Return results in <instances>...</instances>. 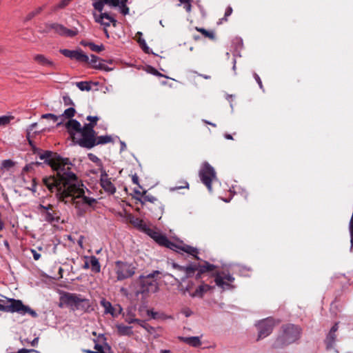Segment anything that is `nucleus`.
<instances>
[{
    "label": "nucleus",
    "mask_w": 353,
    "mask_h": 353,
    "mask_svg": "<svg viewBox=\"0 0 353 353\" xmlns=\"http://www.w3.org/2000/svg\"><path fill=\"white\" fill-rule=\"evenodd\" d=\"M39 158L57 173L56 176L43 179V183L48 190L55 192L59 201L72 205L77 216H83L90 212L97 201L86 194L89 191L78 181L76 174L72 171V164L69 159L48 150L41 153Z\"/></svg>",
    "instance_id": "obj_1"
},
{
    "label": "nucleus",
    "mask_w": 353,
    "mask_h": 353,
    "mask_svg": "<svg viewBox=\"0 0 353 353\" xmlns=\"http://www.w3.org/2000/svg\"><path fill=\"white\" fill-rule=\"evenodd\" d=\"M128 0H93L92 6L94 8L99 12V14L93 12L94 21L103 26V29L107 28L112 24L114 27L117 25V20L107 12H103L105 5L110 8L118 7L120 12L123 15L129 14L130 9L127 6Z\"/></svg>",
    "instance_id": "obj_2"
},
{
    "label": "nucleus",
    "mask_w": 353,
    "mask_h": 353,
    "mask_svg": "<svg viewBox=\"0 0 353 353\" xmlns=\"http://www.w3.org/2000/svg\"><path fill=\"white\" fill-rule=\"evenodd\" d=\"M59 307H68L72 311L88 312L91 307V303L89 299L83 298L81 294L63 292L59 297Z\"/></svg>",
    "instance_id": "obj_3"
},
{
    "label": "nucleus",
    "mask_w": 353,
    "mask_h": 353,
    "mask_svg": "<svg viewBox=\"0 0 353 353\" xmlns=\"http://www.w3.org/2000/svg\"><path fill=\"white\" fill-rule=\"evenodd\" d=\"M0 311L10 313L16 312L21 315L28 314L33 318L38 316L34 310L28 305H24L22 301L11 298H7L6 301L0 300Z\"/></svg>",
    "instance_id": "obj_4"
},
{
    "label": "nucleus",
    "mask_w": 353,
    "mask_h": 353,
    "mask_svg": "<svg viewBox=\"0 0 353 353\" xmlns=\"http://www.w3.org/2000/svg\"><path fill=\"white\" fill-rule=\"evenodd\" d=\"M301 328L294 324H288L282 327V332L274 342L276 348L296 342L301 336Z\"/></svg>",
    "instance_id": "obj_5"
},
{
    "label": "nucleus",
    "mask_w": 353,
    "mask_h": 353,
    "mask_svg": "<svg viewBox=\"0 0 353 353\" xmlns=\"http://www.w3.org/2000/svg\"><path fill=\"white\" fill-rule=\"evenodd\" d=\"M95 135L94 129L83 125L74 141L83 148L90 149L96 145Z\"/></svg>",
    "instance_id": "obj_6"
},
{
    "label": "nucleus",
    "mask_w": 353,
    "mask_h": 353,
    "mask_svg": "<svg viewBox=\"0 0 353 353\" xmlns=\"http://www.w3.org/2000/svg\"><path fill=\"white\" fill-rule=\"evenodd\" d=\"M159 274V271H154L145 276H141L139 277L141 290L137 292V294L154 293L157 292L159 290V284L154 276L156 274Z\"/></svg>",
    "instance_id": "obj_7"
},
{
    "label": "nucleus",
    "mask_w": 353,
    "mask_h": 353,
    "mask_svg": "<svg viewBox=\"0 0 353 353\" xmlns=\"http://www.w3.org/2000/svg\"><path fill=\"white\" fill-rule=\"evenodd\" d=\"M37 212L42 217L44 221L49 223H59L61 219V214L52 205L48 204L44 205L39 204L37 208Z\"/></svg>",
    "instance_id": "obj_8"
},
{
    "label": "nucleus",
    "mask_w": 353,
    "mask_h": 353,
    "mask_svg": "<svg viewBox=\"0 0 353 353\" xmlns=\"http://www.w3.org/2000/svg\"><path fill=\"white\" fill-rule=\"evenodd\" d=\"M136 271L133 263L117 261L115 262L114 272L118 281H123L132 277Z\"/></svg>",
    "instance_id": "obj_9"
},
{
    "label": "nucleus",
    "mask_w": 353,
    "mask_h": 353,
    "mask_svg": "<svg viewBox=\"0 0 353 353\" xmlns=\"http://www.w3.org/2000/svg\"><path fill=\"white\" fill-rule=\"evenodd\" d=\"M199 177L202 183L212 192V183L216 180L214 168L208 163L203 165L199 170Z\"/></svg>",
    "instance_id": "obj_10"
},
{
    "label": "nucleus",
    "mask_w": 353,
    "mask_h": 353,
    "mask_svg": "<svg viewBox=\"0 0 353 353\" xmlns=\"http://www.w3.org/2000/svg\"><path fill=\"white\" fill-rule=\"evenodd\" d=\"M214 277L216 285L222 290H225L233 288L232 283L234 282V278L229 272H216Z\"/></svg>",
    "instance_id": "obj_11"
},
{
    "label": "nucleus",
    "mask_w": 353,
    "mask_h": 353,
    "mask_svg": "<svg viewBox=\"0 0 353 353\" xmlns=\"http://www.w3.org/2000/svg\"><path fill=\"white\" fill-rule=\"evenodd\" d=\"M51 30H54L55 33L58 34L60 36L68 37H73L77 35L79 32L77 28L68 29L63 25L57 23L46 24V32H49Z\"/></svg>",
    "instance_id": "obj_12"
},
{
    "label": "nucleus",
    "mask_w": 353,
    "mask_h": 353,
    "mask_svg": "<svg viewBox=\"0 0 353 353\" xmlns=\"http://www.w3.org/2000/svg\"><path fill=\"white\" fill-rule=\"evenodd\" d=\"M275 324V321L272 318H267L259 321L257 324L259 330L258 339L268 336L272 332Z\"/></svg>",
    "instance_id": "obj_13"
},
{
    "label": "nucleus",
    "mask_w": 353,
    "mask_h": 353,
    "mask_svg": "<svg viewBox=\"0 0 353 353\" xmlns=\"http://www.w3.org/2000/svg\"><path fill=\"white\" fill-rule=\"evenodd\" d=\"M161 245L168 248L172 250H175L176 252L183 251V252L188 253L190 255H192V256H195L196 259H198V257L196 256L197 254L199 253L198 250L195 248L190 246V245H185V244L178 245V244L171 242L168 238H167V241L164 242V243H162Z\"/></svg>",
    "instance_id": "obj_14"
},
{
    "label": "nucleus",
    "mask_w": 353,
    "mask_h": 353,
    "mask_svg": "<svg viewBox=\"0 0 353 353\" xmlns=\"http://www.w3.org/2000/svg\"><path fill=\"white\" fill-rule=\"evenodd\" d=\"M60 52L65 57L79 62L87 63L89 61V57L84 54L81 50H70L68 49H62L60 50Z\"/></svg>",
    "instance_id": "obj_15"
},
{
    "label": "nucleus",
    "mask_w": 353,
    "mask_h": 353,
    "mask_svg": "<svg viewBox=\"0 0 353 353\" xmlns=\"http://www.w3.org/2000/svg\"><path fill=\"white\" fill-rule=\"evenodd\" d=\"M132 322H139V325L145 329L148 334L152 335L153 338L157 339L161 336L162 334V328L161 327H152L143 321H141L138 319H132L130 321H128L129 323H132Z\"/></svg>",
    "instance_id": "obj_16"
},
{
    "label": "nucleus",
    "mask_w": 353,
    "mask_h": 353,
    "mask_svg": "<svg viewBox=\"0 0 353 353\" xmlns=\"http://www.w3.org/2000/svg\"><path fill=\"white\" fill-rule=\"evenodd\" d=\"M65 127L72 137L73 141L77 138V135L82 130L81 123L75 120V119H70L65 123Z\"/></svg>",
    "instance_id": "obj_17"
},
{
    "label": "nucleus",
    "mask_w": 353,
    "mask_h": 353,
    "mask_svg": "<svg viewBox=\"0 0 353 353\" xmlns=\"http://www.w3.org/2000/svg\"><path fill=\"white\" fill-rule=\"evenodd\" d=\"M100 183L103 190L110 194H113L116 192V188L108 178V174L103 172L101 174Z\"/></svg>",
    "instance_id": "obj_18"
},
{
    "label": "nucleus",
    "mask_w": 353,
    "mask_h": 353,
    "mask_svg": "<svg viewBox=\"0 0 353 353\" xmlns=\"http://www.w3.org/2000/svg\"><path fill=\"white\" fill-rule=\"evenodd\" d=\"M145 232L160 245L167 241V236L154 229L147 228L145 229Z\"/></svg>",
    "instance_id": "obj_19"
},
{
    "label": "nucleus",
    "mask_w": 353,
    "mask_h": 353,
    "mask_svg": "<svg viewBox=\"0 0 353 353\" xmlns=\"http://www.w3.org/2000/svg\"><path fill=\"white\" fill-rule=\"evenodd\" d=\"M212 289H213L212 286H211L208 284L202 283L201 285H199L196 288V289L195 290L194 292H193L192 293H190V296L192 298H195V297L203 298L204 294L206 292L210 291Z\"/></svg>",
    "instance_id": "obj_20"
},
{
    "label": "nucleus",
    "mask_w": 353,
    "mask_h": 353,
    "mask_svg": "<svg viewBox=\"0 0 353 353\" xmlns=\"http://www.w3.org/2000/svg\"><path fill=\"white\" fill-rule=\"evenodd\" d=\"M34 60L39 65L42 66L49 67L54 68L55 67V64L54 62L47 58L46 56L43 54H36L34 56Z\"/></svg>",
    "instance_id": "obj_21"
},
{
    "label": "nucleus",
    "mask_w": 353,
    "mask_h": 353,
    "mask_svg": "<svg viewBox=\"0 0 353 353\" xmlns=\"http://www.w3.org/2000/svg\"><path fill=\"white\" fill-rule=\"evenodd\" d=\"M180 340L185 343L196 347H199L201 345V337L200 336H189V337H180Z\"/></svg>",
    "instance_id": "obj_22"
},
{
    "label": "nucleus",
    "mask_w": 353,
    "mask_h": 353,
    "mask_svg": "<svg viewBox=\"0 0 353 353\" xmlns=\"http://www.w3.org/2000/svg\"><path fill=\"white\" fill-rule=\"evenodd\" d=\"M90 263L91 270L94 273H99L101 271V265L99 259L95 256H86Z\"/></svg>",
    "instance_id": "obj_23"
},
{
    "label": "nucleus",
    "mask_w": 353,
    "mask_h": 353,
    "mask_svg": "<svg viewBox=\"0 0 353 353\" xmlns=\"http://www.w3.org/2000/svg\"><path fill=\"white\" fill-rule=\"evenodd\" d=\"M197 270H198V265L196 264L190 263V264L185 265V273H184L185 276L182 279V280H184L185 279L192 276Z\"/></svg>",
    "instance_id": "obj_24"
},
{
    "label": "nucleus",
    "mask_w": 353,
    "mask_h": 353,
    "mask_svg": "<svg viewBox=\"0 0 353 353\" xmlns=\"http://www.w3.org/2000/svg\"><path fill=\"white\" fill-rule=\"evenodd\" d=\"M101 305L104 307L105 313L110 314L112 316L117 315V314L115 312V309L112 307V304L109 301L103 299L101 301Z\"/></svg>",
    "instance_id": "obj_25"
},
{
    "label": "nucleus",
    "mask_w": 353,
    "mask_h": 353,
    "mask_svg": "<svg viewBox=\"0 0 353 353\" xmlns=\"http://www.w3.org/2000/svg\"><path fill=\"white\" fill-rule=\"evenodd\" d=\"M117 328L120 335L130 336L133 333L132 330V327L130 326H126L123 324H118L117 325Z\"/></svg>",
    "instance_id": "obj_26"
},
{
    "label": "nucleus",
    "mask_w": 353,
    "mask_h": 353,
    "mask_svg": "<svg viewBox=\"0 0 353 353\" xmlns=\"http://www.w3.org/2000/svg\"><path fill=\"white\" fill-rule=\"evenodd\" d=\"M87 63H90L93 68L97 69H101L103 64L99 62V58L94 54H91L89 57V61Z\"/></svg>",
    "instance_id": "obj_27"
},
{
    "label": "nucleus",
    "mask_w": 353,
    "mask_h": 353,
    "mask_svg": "<svg viewBox=\"0 0 353 353\" xmlns=\"http://www.w3.org/2000/svg\"><path fill=\"white\" fill-rule=\"evenodd\" d=\"M336 334L332 333L329 332L328 334L326 336L325 343L326 344L327 348H332L336 341Z\"/></svg>",
    "instance_id": "obj_28"
},
{
    "label": "nucleus",
    "mask_w": 353,
    "mask_h": 353,
    "mask_svg": "<svg viewBox=\"0 0 353 353\" xmlns=\"http://www.w3.org/2000/svg\"><path fill=\"white\" fill-rule=\"evenodd\" d=\"M142 32H137L136 34V37L137 38V41L139 43L140 46L143 49V50L145 52H148L149 48L146 44V42L144 39L142 38Z\"/></svg>",
    "instance_id": "obj_29"
},
{
    "label": "nucleus",
    "mask_w": 353,
    "mask_h": 353,
    "mask_svg": "<svg viewBox=\"0 0 353 353\" xmlns=\"http://www.w3.org/2000/svg\"><path fill=\"white\" fill-rule=\"evenodd\" d=\"M72 0H61L57 4L51 8L52 12H57L59 10L63 9L69 5Z\"/></svg>",
    "instance_id": "obj_30"
},
{
    "label": "nucleus",
    "mask_w": 353,
    "mask_h": 353,
    "mask_svg": "<svg viewBox=\"0 0 353 353\" xmlns=\"http://www.w3.org/2000/svg\"><path fill=\"white\" fill-rule=\"evenodd\" d=\"M85 46H88L92 51L94 52H101L104 50V46L103 45H96L94 43L92 42H88V43H81Z\"/></svg>",
    "instance_id": "obj_31"
},
{
    "label": "nucleus",
    "mask_w": 353,
    "mask_h": 353,
    "mask_svg": "<svg viewBox=\"0 0 353 353\" xmlns=\"http://www.w3.org/2000/svg\"><path fill=\"white\" fill-rule=\"evenodd\" d=\"M198 265V270L199 269V271L201 273H204L205 272H210L214 270L215 266L212 264L209 263L208 262H205L203 265Z\"/></svg>",
    "instance_id": "obj_32"
},
{
    "label": "nucleus",
    "mask_w": 353,
    "mask_h": 353,
    "mask_svg": "<svg viewBox=\"0 0 353 353\" xmlns=\"http://www.w3.org/2000/svg\"><path fill=\"white\" fill-rule=\"evenodd\" d=\"M112 141V138L109 135H104L96 137V145L99 144H105Z\"/></svg>",
    "instance_id": "obj_33"
},
{
    "label": "nucleus",
    "mask_w": 353,
    "mask_h": 353,
    "mask_svg": "<svg viewBox=\"0 0 353 353\" xmlns=\"http://www.w3.org/2000/svg\"><path fill=\"white\" fill-rule=\"evenodd\" d=\"M76 85L81 91H90L92 88L90 83L88 81L77 82Z\"/></svg>",
    "instance_id": "obj_34"
},
{
    "label": "nucleus",
    "mask_w": 353,
    "mask_h": 353,
    "mask_svg": "<svg viewBox=\"0 0 353 353\" xmlns=\"http://www.w3.org/2000/svg\"><path fill=\"white\" fill-rule=\"evenodd\" d=\"M86 119L89 121L90 123H85L84 125L88 128H91L92 129H94L99 119L97 116H88Z\"/></svg>",
    "instance_id": "obj_35"
},
{
    "label": "nucleus",
    "mask_w": 353,
    "mask_h": 353,
    "mask_svg": "<svg viewBox=\"0 0 353 353\" xmlns=\"http://www.w3.org/2000/svg\"><path fill=\"white\" fill-rule=\"evenodd\" d=\"M45 8V6H42L40 7H38L35 10H32V12H29L27 16L26 17V20L28 21L32 19L33 17H34L36 15L39 14Z\"/></svg>",
    "instance_id": "obj_36"
},
{
    "label": "nucleus",
    "mask_w": 353,
    "mask_h": 353,
    "mask_svg": "<svg viewBox=\"0 0 353 353\" xmlns=\"http://www.w3.org/2000/svg\"><path fill=\"white\" fill-rule=\"evenodd\" d=\"M196 30L201 32L205 37H208L210 39H214V34L213 32L208 31L203 28H196Z\"/></svg>",
    "instance_id": "obj_37"
},
{
    "label": "nucleus",
    "mask_w": 353,
    "mask_h": 353,
    "mask_svg": "<svg viewBox=\"0 0 353 353\" xmlns=\"http://www.w3.org/2000/svg\"><path fill=\"white\" fill-rule=\"evenodd\" d=\"M75 112L76 111L74 108H69L63 112L62 116L65 118L70 119L74 116Z\"/></svg>",
    "instance_id": "obj_38"
},
{
    "label": "nucleus",
    "mask_w": 353,
    "mask_h": 353,
    "mask_svg": "<svg viewBox=\"0 0 353 353\" xmlns=\"http://www.w3.org/2000/svg\"><path fill=\"white\" fill-rule=\"evenodd\" d=\"M37 123H33L31 125H30L29 127L27 129L26 137H27V139L28 140V142H29L30 145H32V141L30 139V133L33 130V129L37 126Z\"/></svg>",
    "instance_id": "obj_39"
},
{
    "label": "nucleus",
    "mask_w": 353,
    "mask_h": 353,
    "mask_svg": "<svg viewBox=\"0 0 353 353\" xmlns=\"http://www.w3.org/2000/svg\"><path fill=\"white\" fill-rule=\"evenodd\" d=\"M232 8L231 6H228L227 7L226 10H225V15H224V17L222 18L221 20H220V22L219 23H222L223 21H228V17H230L232 13Z\"/></svg>",
    "instance_id": "obj_40"
},
{
    "label": "nucleus",
    "mask_w": 353,
    "mask_h": 353,
    "mask_svg": "<svg viewBox=\"0 0 353 353\" xmlns=\"http://www.w3.org/2000/svg\"><path fill=\"white\" fill-rule=\"evenodd\" d=\"M12 119V117L2 116L0 117V126L8 124Z\"/></svg>",
    "instance_id": "obj_41"
},
{
    "label": "nucleus",
    "mask_w": 353,
    "mask_h": 353,
    "mask_svg": "<svg viewBox=\"0 0 353 353\" xmlns=\"http://www.w3.org/2000/svg\"><path fill=\"white\" fill-rule=\"evenodd\" d=\"M103 347V345H99V343H96L95 345H94V349L97 350V351H92V350H84L83 352L85 353H100Z\"/></svg>",
    "instance_id": "obj_42"
},
{
    "label": "nucleus",
    "mask_w": 353,
    "mask_h": 353,
    "mask_svg": "<svg viewBox=\"0 0 353 353\" xmlns=\"http://www.w3.org/2000/svg\"><path fill=\"white\" fill-rule=\"evenodd\" d=\"M157 201L156 197H154L152 195H145L143 197V201H141L142 203H144L145 202H150V203H154Z\"/></svg>",
    "instance_id": "obj_43"
},
{
    "label": "nucleus",
    "mask_w": 353,
    "mask_h": 353,
    "mask_svg": "<svg viewBox=\"0 0 353 353\" xmlns=\"http://www.w3.org/2000/svg\"><path fill=\"white\" fill-rule=\"evenodd\" d=\"M189 187V184L187 181H183L182 182L180 183V185H176L174 188H172L171 190H179V189H181V188H188Z\"/></svg>",
    "instance_id": "obj_44"
},
{
    "label": "nucleus",
    "mask_w": 353,
    "mask_h": 353,
    "mask_svg": "<svg viewBox=\"0 0 353 353\" xmlns=\"http://www.w3.org/2000/svg\"><path fill=\"white\" fill-rule=\"evenodd\" d=\"M2 166L4 168L9 169V168H10L14 166V163H13L12 161L10 160V159L4 160L2 162Z\"/></svg>",
    "instance_id": "obj_45"
},
{
    "label": "nucleus",
    "mask_w": 353,
    "mask_h": 353,
    "mask_svg": "<svg viewBox=\"0 0 353 353\" xmlns=\"http://www.w3.org/2000/svg\"><path fill=\"white\" fill-rule=\"evenodd\" d=\"M192 287H193V283L189 282L188 284L187 285V286L185 288L182 289L181 291L184 294H185L186 293H188L190 294V293H192L191 292Z\"/></svg>",
    "instance_id": "obj_46"
},
{
    "label": "nucleus",
    "mask_w": 353,
    "mask_h": 353,
    "mask_svg": "<svg viewBox=\"0 0 353 353\" xmlns=\"http://www.w3.org/2000/svg\"><path fill=\"white\" fill-rule=\"evenodd\" d=\"M43 119H51L54 122H57L58 120V117L50 113L45 114L41 116Z\"/></svg>",
    "instance_id": "obj_47"
},
{
    "label": "nucleus",
    "mask_w": 353,
    "mask_h": 353,
    "mask_svg": "<svg viewBox=\"0 0 353 353\" xmlns=\"http://www.w3.org/2000/svg\"><path fill=\"white\" fill-rule=\"evenodd\" d=\"M350 232L351 235V243L352 247L353 246V214L351 217L350 221Z\"/></svg>",
    "instance_id": "obj_48"
},
{
    "label": "nucleus",
    "mask_w": 353,
    "mask_h": 353,
    "mask_svg": "<svg viewBox=\"0 0 353 353\" xmlns=\"http://www.w3.org/2000/svg\"><path fill=\"white\" fill-rule=\"evenodd\" d=\"M181 313L184 314L186 317H188L192 314V312L190 308L186 307L181 310Z\"/></svg>",
    "instance_id": "obj_49"
},
{
    "label": "nucleus",
    "mask_w": 353,
    "mask_h": 353,
    "mask_svg": "<svg viewBox=\"0 0 353 353\" xmlns=\"http://www.w3.org/2000/svg\"><path fill=\"white\" fill-rule=\"evenodd\" d=\"M63 101H64V103L66 105H73V102L72 101V99L70 98L69 96H64L63 97Z\"/></svg>",
    "instance_id": "obj_50"
},
{
    "label": "nucleus",
    "mask_w": 353,
    "mask_h": 353,
    "mask_svg": "<svg viewBox=\"0 0 353 353\" xmlns=\"http://www.w3.org/2000/svg\"><path fill=\"white\" fill-rule=\"evenodd\" d=\"M254 76V78L255 79L256 81L258 83L260 88H263V84H262V81L259 77V76L256 74V73H254L253 74Z\"/></svg>",
    "instance_id": "obj_51"
},
{
    "label": "nucleus",
    "mask_w": 353,
    "mask_h": 353,
    "mask_svg": "<svg viewBox=\"0 0 353 353\" xmlns=\"http://www.w3.org/2000/svg\"><path fill=\"white\" fill-rule=\"evenodd\" d=\"M148 315L151 316L152 319H155L158 318V314L156 312H154L153 310H148L147 311Z\"/></svg>",
    "instance_id": "obj_52"
},
{
    "label": "nucleus",
    "mask_w": 353,
    "mask_h": 353,
    "mask_svg": "<svg viewBox=\"0 0 353 353\" xmlns=\"http://www.w3.org/2000/svg\"><path fill=\"white\" fill-rule=\"evenodd\" d=\"M31 252L32 253L33 258L35 261H37L40 259L41 254H39L36 250H31Z\"/></svg>",
    "instance_id": "obj_53"
},
{
    "label": "nucleus",
    "mask_w": 353,
    "mask_h": 353,
    "mask_svg": "<svg viewBox=\"0 0 353 353\" xmlns=\"http://www.w3.org/2000/svg\"><path fill=\"white\" fill-rule=\"evenodd\" d=\"M183 5H184L183 7H184L185 10H186V12H190L192 10V6L190 3V1L183 3Z\"/></svg>",
    "instance_id": "obj_54"
},
{
    "label": "nucleus",
    "mask_w": 353,
    "mask_h": 353,
    "mask_svg": "<svg viewBox=\"0 0 353 353\" xmlns=\"http://www.w3.org/2000/svg\"><path fill=\"white\" fill-rule=\"evenodd\" d=\"M173 267L178 270L179 271H181L183 273H185V266H182V265H177V264H173Z\"/></svg>",
    "instance_id": "obj_55"
},
{
    "label": "nucleus",
    "mask_w": 353,
    "mask_h": 353,
    "mask_svg": "<svg viewBox=\"0 0 353 353\" xmlns=\"http://www.w3.org/2000/svg\"><path fill=\"white\" fill-rule=\"evenodd\" d=\"M338 328H339V327H338V324H337V323H336V324H334V325L332 327V328H331V330H330V332H332V333H334V334H335V333H336V332L338 330Z\"/></svg>",
    "instance_id": "obj_56"
},
{
    "label": "nucleus",
    "mask_w": 353,
    "mask_h": 353,
    "mask_svg": "<svg viewBox=\"0 0 353 353\" xmlns=\"http://www.w3.org/2000/svg\"><path fill=\"white\" fill-rule=\"evenodd\" d=\"M132 180L133 183L139 184V178L136 174L132 176Z\"/></svg>",
    "instance_id": "obj_57"
},
{
    "label": "nucleus",
    "mask_w": 353,
    "mask_h": 353,
    "mask_svg": "<svg viewBox=\"0 0 353 353\" xmlns=\"http://www.w3.org/2000/svg\"><path fill=\"white\" fill-rule=\"evenodd\" d=\"M83 236H81L78 240V244L81 248H83Z\"/></svg>",
    "instance_id": "obj_58"
},
{
    "label": "nucleus",
    "mask_w": 353,
    "mask_h": 353,
    "mask_svg": "<svg viewBox=\"0 0 353 353\" xmlns=\"http://www.w3.org/2000/svg\"><path fill=\"white\" fill-rule=\"evenodd\" d=\"M17 353H29L28 349L22 348L19 350Z\"/></svg>",
    "instance_id": "obj_59"
},
{
    "label": "nucleus",
    "mask_w": 353,
    "mask_h": 353,
    "mask_svg": "<svg viewBox=\"0 0 353 353\" xmlns=\"http://www.w3.org/2000/svg\"><path fill=\"white\" fill-rule=\"evenodd\" d=\"M38 341H39L38 338H35V339H34L32 341V342H31V345H32V346H36V345H37V343H38Z\"/></svg>",
    "instance_id": "obj_60"
},
{
    "label": "nucleus",
    "mask_w": 353,
    "mask_h": 353,
    "mask_svg": "<svg viewBox=\"0 0 353 353\" xmlns=\"http://www.w3.org/2000/svg\"><path fill=\"white\" fill-rule=\"evenodd\" d=\"M90 268V263H89V260H88L87 261H85V263H84L83 265V268L84 269H88Z\"/></svg>",
    "instance_id": "obj_61"
},
{
    "label": "nucleus",
    "mask_w": 353,
    "mask_h": 353,
    "mask_svg": "<svg viewBox=\"0 0 353 353\" xmlns=\"http://www.w3.org/2000/svg\"><path fill=\"white\" fill-rule=\"evenodd\" d=\"M90 159L92 161H99V159L93 155V154H90Z\"/></svg>",
    "instance_id": "obj_62"
},
{
    "label": "nucleus",
    "mask_w": 353,
    "mask_h": 353,
    "mask_svg": "<svg viewBox=\"0 0 353 353\" xmlns=\"http://www.w3.org/2000/svg\"><path fill=\"white\" fill-rule=\"evenodd\" d=\"M225 138L227 139H233L232 136L231 134H225Z\"/></svg>",
    "instance_id": "obj_63"
},
{
    "label": "nucleus",
    "mask_w": 353,
    "mask_h": 353,
    "mask_svg": "<svg viewBox=\"0 0 353 353\" xmlns=\"http://www.w3.org/2000/svg\"><path fill=\"white\" fill-rule=\"evenodd\" d=\"M160 353H172V352L169 350H161L160 351Z\"/></svg>",
    "instance_id": "obj_64"
}]
</instances>
